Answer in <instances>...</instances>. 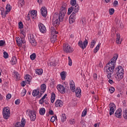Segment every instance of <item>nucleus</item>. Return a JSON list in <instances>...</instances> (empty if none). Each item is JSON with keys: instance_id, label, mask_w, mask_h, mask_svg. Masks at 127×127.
I'll return each mask as SVG.
<instances>
[{"instance_id": "obj_1", "label": "nucleus", "mask_w": 127, "mask_h": 127, "mask_svg": "<svg viewBox=\"0 0 127 127\" xmlns=\"http://www.w3.org/2000/svg\"><path fill=\"white\" fill-rule=\"evenodd\" d=\"M114 72L117 75L115 78L117 81H121L124 78V68L123 66L121 65L118 66L115 68Z\"/></svg>"}, {"instance_id": "obj_2", "label": "nucleus", "mask_w": 127, "mask_h": 127, "mask_svg": "<svg viewBox=\"0 0 127 127\" xmlns=\"http://www.w3.org/2000/svg\"><path fill=\"white\" fill-rule=\"evenodd\" d=\"M119 56L116 55L111 61L106 64V66L109 67L111 70H115V66H116V61L118 60Z\"/></svg>"}, {"instance_id": "obj_3", "label": "nucleus", "mask_w": 127, "mask_h": 127, "mask_svg": "<svg viewBox=\"0 0 127 127\" xmlns=\"http://www.w3.org/2000/svg\"><path fill=\"white\" fill-rule=\"evenodd\" d=\"M63 50L64 52L67 54H70L74 52V49L68 44H64Z\"/></svg>"}, {"instance_id": "obj_4", "label": "nucleus", "mask_w": 127, "mask_h": 127, "mask_svg": "<svg viewBox=\"0 0 127 127\" xmlns=\"http://www.w3.org/2000/svg\"><path fill=\"white\" fill-rule=\"evenodd\" d=\"M2 115L5 120L8 119V118L10 117V111L9 107H6L3 108Z\"/></svg>"}, {"instance_id": "obj_5", "label": "nucleus", "mask_w": 127, "mask_h": 127, "mask_svg": "<svg viewBox=\"0 0 127 127\" xmlns=\"http://www.w3.org/2000/svg\"><path fill=\"white\" fill-rule=\"evenodd\" d=\"M104 70V73L107 74L108 78L111 79V78H112V75L113 74V73H114V70H112V69L106 65L105 66Z\"/></svg>"}, {"instance_id": "obj_6", "label": "nucleus", "mask_w": 127, "mask_h": 127, "mask_svg": "<svg viewBox=\"0 0 127 127\" xmlns=\"http://www.w3.org/2000/svg\"><path fill=\"white\" fill-rule=\"evenodd\" d=\"M66 14V12L64 11L60 10L59 14H55L54 15H56V17L60 21H63L64 20V17H65V15Z\"/></svg>"}, {"instance_id": "obj_7", "label": "nucleus", "mask_w": 127, "mask_h": 127, "mask_svg": "<svg viewBox=\"0 0 127 127\" xmlns=\"http://www.w3.org/2000/svg\"><path fill=\"white\" fill-rule=\"evenodd\" d=\"M78 45L82 49H85L87 47V45H88V40L85 39L83 42L82 41H79L78 43Z\"/></svg>"}, {"instance_id": "obj_8", "label": "nucleus", "mask_w": 127, "mask_h": 127, "mask_svg": "<svg viewBox=\"0 0 127 127\" xmlns=\"http://www.w3.org/2000/svg\"><path fill=\"white\" fill-rule=\"evenodd\" d=\"M60 23V20L56 17V15H54V17L53 19V25L55 26L56 28H57L58 26H59V24Z\"/></svg>"}, {"instance_id": "obj_9", "label": "nucleus", "mask_w": 127, "mask_h": 127, "mask_svg": "<svg viewBox=\"0 0 127 127\" xmlns=\"http://www.w3.org/2000/svg\"><path fill=\"white\" fill-rule=\"evenodd\" d=\"M115 111H116V105L114 103H111L110 104V115L112 116V115H114Z\"/></svg>"}, {"instance_id": "obj_10", "label": "nucleus", "mask_w": 127, "mask_h": 127, "mask_svg": "<svg viewBox=\"0 0 127 127\" xmlns=\"http://www.w3.org/2000/svg\"><path fill=\"white\" fill-rule=\"evenodd\" d=\"M57 88L58 91H59L61 94H65L66 90L65 89V87H64L63 85L61 84H58L57 86Z\"/></svg>"}, {"instance_id": "obj_11", "label": "nucleus", "mask_w": 127, "mask_h": 127, "mask_svg": "<svg viewBox=\"0 0 127 127\" xmlns=\"http://www.w3.org/2000/svg\"><path fill=\"white\" fill-rule=\"evenodd\" d=\"M29 115H30V120L32 122H34V121L36 120V114H35V112L30 111Z\"/></svg>"}, {"instance_id": "obj_12", "label": "nucleus", "mask_w": 127, "mask_h": 127, "mask_svg": "<svg viewBox=\"0 0 127 127\" xmlns=\"http://www.w3.org/2000/svg\"><path fill=\"white\" fill-rule=\"evenodd\" d=\"M38 27L40 29V31L42 33H45L46 32V28L45 27V26L43 25V24L40 23L38 24Z\"/></svg>"}, {"instance_id": "obj_13", "label": "nucleus", "mask_w": 127, "mask_h": 127, "mask_svg": "<svg viewBox=\"0 0 127 127\" xmlns=\"http://www.w3.org/2000/svg\"><path fill=\"white\" fill-rule=\"evenodd\" d=\"M41 13L44 17L47 16V8L46 7H42L41 9Z\"/></svg>"}, {"instance_id": "obj_14", "label": "nucleus", "mask_w": 127, "mask_h": 127, "mask_svg": "<svg viewBox=\"0 0 127 127\" xmlns=\"http://www.w3.org/2000/svg\"><path fill=\"white\" fill-rule=\"evenodd\" d=\"M29 41L32 44V46H36V41L33 35L30 36L29 38Z\"/></svg>"}, {"instance_id": "obj_15", "label": "nucleus", "mask_w": 127, "mask_h": 127, "mask_svg": "<svg viewBox=\"0 0 127 127\" xmlns=\"http://www.w3.org/2000/svg\"><path fill=\"white\" fill-rule=\"evenodd\" d=\"M55 107L57 108H61L63 106V101H62L61 100L58 99L55 103Z\"/></svg>"}, {"instance_id": "obj_16", "label": "nucleus", "mask_w": 127, "mask_h": 127, "mask_svg": "<svg viewBox=\"0 0 127 127\" xmlns=\"http://www.w3.org/2000/svg\"><path fill=\"white\" fill-rule=\"evenodd\" d=\"M69 87L71 91L74 93L75 92V90L76 89V86H75V83L73 80L70 81L69 83Z\"/></svg>"}, {"instance_id": "obj_17", "label": "nucleus", "mask_w": 127, "mask_h": 127, "mask_svg": "<svg viewBox=\"0 0 127 127\" xmlns=\"http://www.w3.org/2000/svg\"><path fill=\"white\" fill-rule=\"evenodd\" d=\"M122 108H119L118 110H117L115 112V117L116 118H119V119H121L122 117Z\"/></svg>"}, {"instance_id": "obj_18", "label": "nucleus", "mask_w": 127, "mask_h": 127, "mask_svg": "<svg viewBox=\"0 0 127 127\" xmlns=\"http://www.w3.org/2000/svg\"><path fill=\"white\" fill-rule=\"evenodd\" d=\"M24 79L26 81V83H28V84L30 85V82H31V80H32V77H31V76H30L29 74H27L26 76H25Z\"/></svg>"}, {"instance_id": "obj_19", "label": "nucleus", "mask_w": 127, "mask_h": 127, "mask_svg": "<svg viewBox=\"0 0 127 127\" xmlns=\"http://www.w3.org/2000/svg\"><path fill=\"white\" fill-rule=\"evenodd\" d=\"M75 96L77 97L78 98H80L81 97V95L82 94L81 88L79 87H78L75 90Z\"/></svg>"}, {"instance_id": "obj_20", "label": "nucleus", "mask_w": 127, "mask_h": 127, "mask_svg": "<svg viewBox=\"0 0 127 127\" xmlns=\"http://www.w3.org/2000/svg\"><path fill=\"white\" fill-rule=\"evenodd\" d=\"M57 40V35L51 34V41L52 43H54Z\"/></svg>"}, {"instance_id": "obj_21", "label": "nucleus", "mask_w": 127, "mask_h": 127, "mask_svg": "<svg viewBox=\"0 0 127 127\" xmlns=\"http://www.w3.org/2000/svg\"><path fill=\"white\" fill-rule=\"evenodd\" d=\"M37 15V11L34 10L31 11V18L34 19Z\"/></svg>"}, {"instance_id": "obj_22", "label": "nucleus", "mask_w": 127, "mask_h": 127, "mask_svg": "<svg viewBox=\"0 0 127 127\" xmlns=\"http://www.w3.org/2000/svg\"><path fill=\"white\" fill-rule=\"evenodd\" d=\"M16 41L17 42V44L19 46H21L22 45V38L17 37L16 38Z\"/></svg>"}, {"instance_id": "obj_23", "label": "nucleus", "mask_w": 127, "mask_h": 127, "mask_svg": "<svg viewBox=\"0 0 127 127\" xmlns=\"http://www.w3.org/2000/svg\"><path fill=\"white\" fill-rule=\"evenodd\" d=\"M11 64L12 65H15L17 63V60L15 57H13L10 61Z\"/></svg>"}, {"instance_id": "obj_24", "label": "nucleus", "mask_w": 127, "mask_h": 127, "mask_svg": "<svg viewBox=\"0 0 127 127\" xmlns=\"http://www.w3.org/2000/svg\"><path fill=\"white\" fill-rule=\"evenodd\" d=\"M55 98H56V96L55 95V93L53 92L51 94V102L52 104L55 102Z\"/></svg>"}, {"instance_id": "obj_25", "label": "nucleus", "mask_w": 127, "mask_h": 127, "mask_svg": "<svg viewBox=\"0 0 127 127\" xmlns=\"http://www.w3.org/2000/svg\"><path fill=\"white\" fill-rule=\"evenodd\" d=\"M66 6H67V4H66V3H63L62 6L61 7L60 10L66 12Z\"/></svg>"}, {"instance_id": "obj_26", "label": "nucleus", "mask_w": 127, "mask_h": 127, "mask_svg": "<svg viewBox=\"0 0 127 127\" xmlns=\"http://www.w3.org/2000/svg\"><path fill=\"white\" fill-rule=\"evenodd\" d=\"M51 34H58V32L56 31L54 27H51Z\"/></svg>"}, {"instance_id": "obj_27", "label": "nucleus", "mask_w": 127, "mask_h": 127, "mask_svg": "<svg viewBox=\"0 0 127 127\" xmlns=\"http://www.w3.org/2000/svg\"><path fill=\"white\" fill-rule=\"evenodd\" d=\"M45 112H46V111L44 108H41L39 110V114L41 115V116H44L45 114Z\"/></svg>"}, {"instance_id": "obj_28", "label": "nucleus", "mask_w": 127, "mask_h": 127, "mask_svg": "<svg viewBox=\"0 0 127 127\" xmlns=\"http://www.w3.org/2000/svg\"><path fill=\"white\" fill-rule=\"evenodd\" d=\"M46 91V85L45 84H43L41 85V92L42 93H44Z\"/></svg>"}, {"instance_id": "obj_29", "label": "nucleus", "mask_w": 127, "mask_h": 127, "mask_svg": "<svg viewBox=\"0 0 127 127\" xmlns=\"http://www.w3.org/2000/svg\"><path fill=\"white\" fill-rule=\"evenodd\" d=\"M36 72V74H37V75H42V73H43V70H42V69H37L35 70Z\"/></svg>"}, {"instance_id": "obj_30", "label": "nucleus", "mask_w": 127, "mask_h": 127, "mask_svg": "<svg viewBox=\"0 0 127 127\" xmlns=\"http://www.w3.org/2000/svg\"><path fill=\"white\" fill-rule=\"evenodd\" d=\"M72 8L73 9V11H74V12H78V11H79V5H78V4L72 6Z\"/></svg>"}, {"instance_id": "obj_31", "label": "nucleus", "mask_w": 127, "mask_h": 127, "mask_svg": "<svg viewBox=\"0 0 127 127\" xmlns=\"http://www.w3.org/2000/svg\"><path fill=\"white\" fill-rule=\"evenodd\" d=\"M14 76L17 80H19L20 79V75L18 74L17 71H14Z\"/></svg>"}, {"instance_id": "obj_32", "label": "nucleus", "mask_w": 127, "mask_h": 127, "mask_svg": "<svg viewBox=\"0 0 127 127\" xmlns=\"http://www.w3.org/2000/svg\"><path fill=\"white\" fill-rule=\"evenodd\" d=\"M24 5V0H19L18 1V6L19 7H22Z\"/></svg>"}, {"instance_id": "obj_33", "label": "nucleus", "mask_w": 127, "mask_h": 127, "mask_svg": "<svg viewBox=\"0 0 127 127\" xmlns=\"http://www.w3.org/2000/svg\"><path fill=\"white\" fill-rule=\"evenodd\" d=\"M39 94V90H34L33 91V93H32V95L33 96V97H36V96H37V95H38Z\"/></svg>"}, {"instance_id": "obj_34", "label": "nucleus", "mask_w": 127, "mask_h": 127, "mask_svg": "<svg viewBox=\"0 0 127 127\" xmlns=\"http://www.w3.org/2000/svg\"><path fill=\"white\" fill-rule=\"evenodd\" d=\"M66 119H67V117H66V115L62 114V118H61L62 123H64V122H65Z\"/></svg>"}, {"instance_id": "obj_35", "label": "nucleus", "mask_w": 127, "mask_h": 127, "mask_svg": "<svg viewBox=\"0 0 127 127\" xmlns=\"http://www.w3.org/2000/svg\"><path fill=\"white\" fill-rule=\"evenodd\" d=\"M61 76L62 80H65V79L66 78V74H65V71H62L61 73Z\"/></svg>"}, {"instance_id": "obj_36", "label": "nucleus", "mask_w": 127, "mask_h": 127, "mask_svg": "<svg viewBox=\"0 0 127 127\" xmlns=\"http://www.w3.org/2000/svg\"><path fill=\"white\" fill-rule=\"evenodd\" d=\"M123 117L125 120H127V109L124 110Z\"/></svg>"}, {"instance_id": "obj_37", "label": "nucleus", "mask_w": 127, "mask_h": 127, "mask_svg": "<svg viewBox=\"0 0 127 127\" xmlns=\"http://www.w3.org/2000/svg\"><path fill=\"white\" fill-rule=\"evenodd\" d=\"M80 23L83 24V25H86V23H87V21H86V18H83L80 20Z\"/></svg>"}, {"instance_id": "obj_38", "label": "nucleus", "mask_w": 127, "mask_h": 127, "mask_svg": "<svg viewBox=\"0 0 127 127\" xmlns=\"http://www.w3.org/2000/svg\"><path fill=\"white\" fill-rule=\"evenodd\" d=\"M30 59L32 60H35V59L36 58V54L35 53L32 54L30 56Z\"/></svg>"}, {"instance_id": "obj_39", "label": "nucleus", "mask_w": 127, "mask_h": 127, "mask_svg": "<svg viewBox=\"0 0 127 127\" xmlns=\"http://www.w3.org/2000/svg\"><path fill=\"white\" fill-rule=\"evenodd\" d=\"M95 44H96V41L94 40H92L91 42L90 48H94Z\"/></svg>"}, {"instance_id": "obj_40", "label": "nucleus", "mask_w": 127, "mask_h": 127, "mask_svg": "<svg viewBox=\"0 0 127 127\" xmlns=\"http://www.w3.org/2000/svg\"><path fill=\"white\" fill-rule=\"evenodd\" d=\"M15 127H23V125L21 124L20 122H17L15 125Z\"/></svg>"}, {"instance_id": "obj_41", "label": "nucleus", "mask_w": 127, "mask_h": 127, "mask_svg": "<svg viewBox=\"0 0 127 127\" xmlns=\"http://www.w3.org/2000/svg\"><path fill=\"white\" fill-rule=\"evenodd\" d=\"M120 36L119 34H117V38L116 39V43L117 44H121V42H120Z\"/></svg>"}, {"instance_id": "obj_42", "label": "nucleus", "mask_w": 127, "mask_h": 127, "mask_svg": "<svg viewBox=\"0 0 127 127\" xmlns=\"http://www.w3.org/2000/svg\"><path fill=\"white\" fill-rule=\"evenodd\" d=\"M73 11V6H72L71 7L68 8L67 14L70 15V13H72V11Z\"/></svg>"}, {"instance_id": "obj_43", "label": "nucleus", "mask_w": 127, "mask_h": 127, "mask_svg": "<svg viewBox=\"0 0 127 127\" xmlns=\"http://www.w3.org/2000/svg\"><path fill=\"white\" fill-rule=\"evenodd\" d=\"M76 3H77V1L76 0H70V4H71L72 6H74V5H76Z\"/></svg>"}, {"instance_id": "obj_44", "label": "nucleus", "mask_w": 127, "mask_h": 127, "mask_svg": "<svg viewBox=\"0 0 127 127\" xmlns=\"http://www.w3.org/2000/svg\"><path fill=\"white\" fill-rule=\"evenodd\" d=\"M75 19H76V18H74L73 17H70V18L69 19V23L72 24L73 22H75Z\"/></svg>"}, {"instance_id": "obj_45", "label": "nucleus", "mask_w": 127, "mask_h": 127, "mask_svg": "<svg viewBox=\"0 0 127 127\" xmlns=\"http://www.w3.org/2000/svg\"><path fill=\"white\" fill-rule=\"evenodd\" d=\"M99 49H100V45H97L96 47L94 50V53H97V52L99 51Z\"/></svg>"}, {"instance_id": "obj_46", "label": "nucleus", "mask_w": 127, "mask_h": 127, "mask_svg": "<svg viewBox=\"0 0 127 127\" xmlns=\"http://www.w3.org/2000/svg\"><path fill=\"white\" fill-rule=\"evenodd\" d=\"M25 95H26V89H23L21 93V95L22 97H24Z\"/></svg>"}, {"instance_id": "obj_47", "label": "nucleus", "mask_w": 127, "mask_h": 127, "mask_svg": "<svg viewBox=\"0 0 127 127\" xmlns=\"http://www.w3.org/2000/svg\"><path fill=\"white\" fill-rule=\"evenodd\" d=\"M6 9L7 12H9V11H10V10L11 9V8H10V5L7 4V5L6 6Z\"/></svg>"}, {"instance_id": "obj_48", "label": "nucleus", "mask_w": 127, "mask_h": 127, "mask_svg": "<svg viewBox=\"0 0 127 127\" xmlns=\"http://www.w3.org/2000/svg\"><path fill=\"white\" fill-rule=\"evenodd\" d=\"M18 26H19V28H20V29H22V28H23V24L22 23V22L20 21L19 22Z\"/></svg>"}, {"instance_id": "obj_49", "label": "nucleus", "mask_w": 127, "mask_h": 127, "mask_svg": "<svg viewBox=\"0 0 127 127\" xmlns=\"http://www.w3.org/2000/svg\"><path fill=\"white\" fill-rule=\"evenodd\" d=\"M115 12V9L112 8L109 9V14L110 15H112V14H114V13Z\"/></svg>"}, {"instance_id": "obj_50", "label": "nucleus", "mask_w": 127, "mask_h": 127, "mask_svg": "<svg viewBox=\"0 0 127 127\" xmlns=\"http://www.w3.org/2000/svg\"><path fill=\"white\" fill-rule=\"evenodd\" d=\"M86 115H87V110H84L82 113L81 117H86Z\"/></svg>"}, {"instance_id": "obj_51", "label": "nucleus", "mask_w": 127, "mask_h": 127, "mask_svg": "<svg viewBox=\"0 0 127 127\" xmlns=\"http://www.w3.org/2000/svg\"><path fill=\"white\" fill-rule=\"evenodd\" d=\"M4 45H5V41L3 40H0V47L4 46Z\"/></svg>"}, {"instance_id": "obj_52", "label": "nucleus", "mask_w": 127, "mask_h": 127, "mask_svg": "<svg viewBox=\"0 0 127 127\" xmlns=\"http://www.w3.org/2000/svg\"><path fill=\"white\" fill-rule=\"evenodd\" d=\"M68 65L72 66V59H71V58L70 57H68Z\"/></svg>"}, {"instance_id": "obj_53", "label": "nucleus", "mask_w": 127, "mask_h": 127, "mask_svg": "<svg viewBox=\"0 0 127 127\" xmlns=\"http://www.w3.org/2000/svg\"><path fill=\"white\" fill-rule=\"evenodd\" d=\"M3 57H4V58H5V59L8 58V54H7V53H6V52H3Z\"/></svg>"}, {"instance_id": "obj_54", "label": "nucleus", "mask_w": 127, "mask_h": 127, "mask_svg": "<svg viewBox=\"0 0 127 127\" xmlns=\"http://www.w3.org/2000/svg\"><path fill=\"white\" fill-rule=\"evenodd\" d=\"M69 123L70 125H74L75 124V120L74 119H70Z\"/></svg>"}, {"instance_id": "obj_55", "label": "nucleus", "mask_w": 127, "mask_h": 127, "mask_svg": "<svg viewBox=\"0 0 127 127\" xmlns=\"http://www.w3.org/2000/svg\"><path fill=\"white\" fill-rule=\"evenodd\" d=\"M109 91L110 92L111 94H113V93H114V92H115V88L111 87L109 89Z\"/></svg>"}, {"instance_id": "obj_56", "label": "nucleus", "mask_w": 127, "mask_h": 127, "mask_svg": "<svg viewBox=\"0 0 127 127\" xmlns=\"http://www.w3.org/2000/svg\"><path fill=\"white\" fill-rule=\"evenodd\" d=\"M21 125H23V127L25 126V120L23 119H22L21 122H20Z\"/></svg>"}, {"instance_id": "obj_57", "label": "nucleus", "mask_w": 127, "mask_h": 127, "mask_svg": "<svg viewBox=\"0 0 127 127\" xmlns=\"http://www.w3.org/2000/svg\"><path fill=\"white\" fill-rule=\"evenodd\" d=\"M25 85H26V81H22V82L21 83V85L22 86V87H24Z\"/></svg>"}, {"instance_id": "obj_58", "label": "nucleus", "mask_w": 127, "mask_h": 127, "mask_svg": "<svg viewBox=\"0 0 127 127\" xmlns=\"http://www.w3.org/2000/svg\"><path fill=\"white\" fill-rule=\"evenodd\" d=\"M56 120V117H54V116H53L52 118H51V122H52V123H54V122H55V120Z\"/></svg>"}, {"instance_id": "obj_59", "label": "nucleus", "mask_w": 127, "mask_h": 127, "mask_svg": "<svg viewBox=\"0 0 127 127\" xmlns=\"http://www.w3.org/2000/svg\"><path fill=\"white\" fill-rule=\"evenodd\" d=\"M70 17L76 18V13H75L74 12H72V13L70 15Z\"/></svg>"}, {"instance_id": "obj_60", "label": "nucleus", "mask_w": 127, "mask_h": 127, "mask_svg": "<svg viewBox=\"0 0 127 127\" xmlns=\"http://www.w3.org/2000/svg\"><path fill=\"white\" fill-rule=\"evenodd\" d=\"M15 105H19L20 104V100L19 99H17L15 101Z\"/></svg>"}, {"instance_id": "obj_61", "label": "nucleus", "mask_w": 127, "mask_h": 127, "mask_svg": "<svg viewBox=\"0 0 127 127\" xmlns=\"http://www.w3.org/2000/svg\"><path fill=\"white\" fill-rule=\"evenodd\" d=\"M93 79L94 80H97L98 79V74L96 73L93 74Z\"/></svg>"}, {"instance_id": "obj_62", "label": "nucleus", "mask_w": 127, "mask_h": 127, "mask_svg": "<svg viewBox=\"0 0 127 127\" xmlns=\"http://www.w3.org/2000/svg\"><path fill=\"white\" fill-rule=\"evenodd\" d=\"M80 124L82 125L83 127H86V125H85V122H84V121L81 120L80 122Z\"/></svg>"}, {"instance_id": "obj_63", "label": "nucleus", "mask_w": 127, "mask_h": 127, "mask_svg": "<svg viewBox=\"0 0 127 127\" xmlns=\"http://www.w3.org/2000/svg\"><path fill=\"white\" fill-rule=\"evenodd\" d=\"M49 115H54V112L53 111V110H49Z\"/></svg>"}, {"instance_id": "obj_64", "label": "nucleus", "mask_w": 127, "mask_h": 127, "mask_svg": "<svg viewBox=\"0 0 127 127\" xmlns=\"http://www.w3.org/2000/svg\"><path fill=\"white\" fill-rule=\"evenodd\" d=\"M43 103H44V100L42 99L41 98L39 101V104H40L41 105H42Z\"/></svg>"}]
</instances>
